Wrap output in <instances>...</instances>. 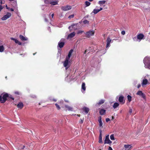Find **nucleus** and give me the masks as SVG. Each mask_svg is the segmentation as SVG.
<instances>
[{
	"label": "nucleus",
	"mask_w": 150,
	"mask_h": 150,
	"mask_svg": "<svg viewBox=\"0 0 150 150\" xmlns=\"http://www.w3.org/2000/svg\"><path fill=\"white\" fill-rule=\"evenodd\" d=\"M119 105V104L118 103L116 102L114 103L113 105V107L114 109H115L118 107Z\"/></svg>",
	"instance_id": "a878e982"
},
{
	"label": "nucleus",
	"mask_w": 150,
	"mask_h": 150,
	"mask_svg": "<svg viewBox=\"0 0 150 150\" xmlns=\"http://www.w3.org/2000/svg\"><path fill=\"white\" fill-rule=\"evenodd\" d=\"M3 8L1 5H0V12L1 11V10Z\"/></svg>",
	"instance_id": "8fccbe9b"
},
{
	"label": "nucleus",
	"mask_w": 150,
	"mask_h": 150,
	"mask_svg": "<svg viewBox=\"0 0 150 150\" xmlns=\"http://www.w3.org/2000/svg\"><path fill=\"white\" fill-rule=\"evenodd\" d=\"M9 9H8L9 11H14L13 9L12 8H10L9 7Z\"/></svg>",
	"instance_id": "a18cd8bd"
},
{
	"label": "nucleus",
	"mask_w": 150,
	"mask_h": 150,
	"mask_svg": "<svg viewBox=\"0 0 150 150\" xmlns=\"http://www.w3.org/2000/svg\"><path fill=\"white\" fill-rule=\"evenodd\" d=\"M50 4L53 5H55L58 4L57 1H52L50 2Z\"/></svg>",
	"instance_id": "cd10ccee"
},
{
	"label": "nucleus",
	"mask_w": 150,
	"mask_h": 150,
	"mask_svg": "<svg viewBox=\"0 0 150 150\" xmlns=\"http://www.w3.org/2000/svg\"><path fill=\"white\" fill-rule=\"evenodd\" d=\"M141 86V85L140 84H139L137 85V88H139Z\"/></svg>",
	"instance_id": "3c124183"
},
{
	"label": "nucleus",
	"mask_w": 150,
	"mask_h": 150,
	"mask_svg": "<svg viewBox=\"0 0 150 150\" xmlns=\"http://www.w3.org/2000/svg\"><path fill=\"white\" fill-rule=\"evenodd\" d=\"M108 149V150H113L112 148L110 146L109 147Z\"/></svg>",
	"instance_id": "09e8293b"
},
{
	"label": "nucleus",
	"mask_w": 150,
	"mask_h": 150,
	"mask_svg": "<svg viewBox=\"0 0 150 150\" xmlns=\"http://www.w3.org/2000/svg\"><path fill=\"white\" fill-rule=\"evenodd\" d=\"M11 40H13L14 41L15 40V39H15V38H11Z\"/></svg>",
	"instance_id": "603ef678"
},
{
	"label": "nucleus",
	"mask_w": 150,
	"mask_h": 150,
	"mask_svg": "<svg viewBox=\"0 0 150 150\" xmlns=\"http://www.w3.org/2000/svg\"><path fill=\"white\" fill-rule=\"evenodd\" d=\"M136 94L138 95L141 96L144 99H146V96L145 94L142 93V91H138L136 93Z\"/></svg>",
	"instance_id": "0eeeda50"
},
{
	"label": "nucleus",
	"mask_w": 150,
	"mask_h": 150,
	"mask_svg": "<svg viewBox=\"0 0 150 150\" xmlns=\"http://www.w3.org/2000/svg\"><path fill=\"white\" fill-rule=\"evenodd\" d=\"M132 109H130L129 110V112L130 113V114H131L132 112Z\"/></svg>",
	"instance_id": "49530a36"
},
{
	"label": "nucleus",
	"mask_w": 150,
	"mask_h": 150,
	"mask_svg": "<svg viewBox=\"0 0 150 150\" xmlns=\"http://www.w3.org/2000/svg\"><path fill=\"white\" fill-rule=\"evenodd\" d=\"M1 96H2V102L1 103H4L6 101L8 100L7 97L8 96V93H6L3 94V93L1 94Z\"/></svg>",
	"instance_id": "7ed1b4c3"
},
{
	"label": "nucleus",
	"mask_w": 150,
	"mask_h": 150,
	"mask_svg": "<svg viewBox=\"0 0 150 150\" xmlns=\"http://www.w3.org/2000/svg\"><path fill=\"white\" fill-rule=\"evenodd\" d=\"M35 54V53H33V55H34Z\"/></svg>",
	"instance_id": "774afa93"
},
{
	"label": "nucleus",
	"mask_w": 150,
	"mask_h": 150,
	"mask_svg": "<svg viewBox=\"0 0 150 150\" xmlns=\"http://www.w3.org/2000/svg\"><path fill=\"white\" fill-rule=\"evenodd\" d=\"M17 106L18 108L22 109L23 107V105L22 103L20 102L17 105Z\"/></svg>",
	"instance_id": "a211bd4d"
},
{
	"label": "nucleus",
	"mask_w": 150,
	"mask_h": 150,
	"mask_svg": "<svg viewBox=\"0 0 150 150\" xmlns=\"http://www.w3.org/2000/svg\"><path fill=\"white\" fill-rule=\"evenodd\" d=\"M100 135L99 137V141L98 142L102 144L103 143V142L102 140V131L101 130H100Z\"/></svg>",
	"instance_id": "9d476101"
},
{
	"label": "nucleus",
	"mask_w": 150,
	"mask_h": 150,
	"mask_svg": "<svg viewBox=\"0 0 150 150\" xmlns=\"http://www.w3.org/2000/svg\"><path fill=\"white\" fill-rule=\"evenodd\" d=\"M109 135H108L106 136L104 142L105 144H110L112 143V142L109 139Z\"/></svg>",
	"instance_id": "423d86ee"
},
{
	"label": "nucleus",
	"mask_w": 150,
	"mask_h": 150,
	"mask_svg": "<svg viewBox=\"0 0 150 150\" xmlns=\"http://www.w3.org/2000/svg\"><path fill=\"white\" fill-rule=\"evenodd\" d=\"M84 120V118L83 119H80L79 120V123L80 124H82L83 122V121Z\"/></svg>",
	"instance_id": "4c0bfd02"
},
{
	"label": "nucleus",
	"mask_w": 150,
	"mask_h": 150,
	"mask_svg": "<svg viewBox=\"0 0 150 150\" xmlns=\"http://www.w3.org/2000/svg\"><path fill=\"white\" fill-rule=\"evenodd\" d=\"M25 146H23L21 148L22 149H24L25 148Z\"/></svg>",
	"instance_id": "052dcab7"
},
{
	"label": "nucleus",
	"mask_w": 150,
	"mask_h": 150,
	"mask_svg": "<svg viewBox=\"0 0 150 150\" xmlns=\"http://www.w3.org/2000/svg\"><path fill=\"white\" fill-rule=\"evenodd\" d=\"M77 24L78 23L72 25L71 26H70L69 27V30H71V28H73L74 30H76L77 28Z\"/></svg>",
	"instance_id": "f8f14e48"
},
{
	"label": "nucleus",
	"mask_w": 150,
	"mask_h": 150,
	"mask_svg": "<svg viewBox=\"0 0 150 150\" xmlns=\"http://www.w3.org/2000/svg\"><path fill=\"white\" fill-rule=\"evenodd\" d=\"M87 52V50H86L85 51H84V54H85L86 53V52Z\"/></svg>",
	"instance_id": "4d7b16f0"
},
{
	"label": "nucleus",
	"mask_w": 150,
	"mask_h": 150,
	"mask_svg": "<svg viewBox=\"0 0 150 150\" xmlns=\"http://www.w3.org/2000/svg\"><path fill=\"white\" fill-rule=\"evenodd\" d=\"M105 2L106 1H98V4L101 6L102 5L105 4Z\"/></svg>",
	"instance_id": "c85d7f7f"
},
{
	"label": "nucleus",
	"mask_w": 150,
	"mask_h": 150,
	"mask_svg": "<svg viewBox=\"0 0 150 150\" xmlns=\"http://www.w3.org/2000/svg\"><path fill=\"white\" fill-rule=\"evenodd\" d=\"M83 31H82V30H79L78 31V33H77V34H81L82 33H83Z\"/></svg>",
	"instance_id": "a19ab883"
},
{
	"label": "nucleus",
	"mask_w": 150,
	"mask_h": 150,
	"mask_svg": "<svg viewBox=\"0 0 150 150\" xmlns=\"http://www.w3.org/2000/svg\"><path fill=\"white\" fill-rule=\"evenodd\" d=\"M11 16V13L7 12L6 15H4L1 18V19L3 21L5 20L10 18Z\"/></svg>",
	"instance_id": "20e7f679"
},
{
	"label": "nucleus",
	"mask_w": 150,
	"mask_h": 150,
	"mask_svg": "<svg viewBox=\"0 0 150 150\" xmlns=\"http://www.w3.org/2000/svg\"><path fill=\"white\" fill-rule=\"evenodd\" d=\"M14 41L16 43L18 44L19 45H21L22 44L21 42L19 41L17 39H15Z\"/></svg>",
	"instance_id": "2f4dec72"
},
{
	"label": "nucleus",
	"mask_w": 150,
	"mask_h": 150,
	"mask_svg": "<svg viewBox=\"0 0 150 150\" xmlns=\"http://www.w3.org/2000/svg\"><path fill=\"white\" fill-rule=\"evenodd\" d=\"M9 1H14L15 0H8Z\"/></svg>",
	"instance_id": "e2e57ef3"
},
{
	"label": "nucleus",
	"mask_w": 150,
	"mask_h": 150,
	"mask_svg": "<svg viewBox=\"0 0 150 150\" xmlns=\"http://www.w3.org/2000/svg\"><path fill=\"white\" fill-rule=\"evenodd\" d=\"M83 23L84 24H88L89 21L87 20H85L83 21Z\"/></svg>",
	"instance_id": "c9c22d12"
},
{
	"label": "nucleus",
	"mask_w": 150,
	"mask_h": 150,
	"mask_svg": "<svg viewBox=\"0 0 150 150\" xmlns=\"http://www.w3.org/2000/svg\"><path fill=\"white\" fill-rule=\"evenodd\" d=\"M83 110L85 112L86 114H87L89 111V109L88 108L84 107L83 108Z\"/></svg>",
	"instance_id": "393cba45"
},
{
	"label": "nucleus",
	"mask_w": 150,
	"mask_h": 150,
	"mask_svg": "<svg viewBox=\"0 0 150 150\" xmlns=\"http://www.w3.org/2000/svg\"><path fill=\"white\" fill-rule=\"evenodd\" d=\"M85 3L86 7L89 6L91 4V3L90 2L88 1H86L85 2Z\"/></svg>",
	"instance_id": "72a5a7b5"
},
{
	"label": "nucleus",
	"mask_w": 150,
	"mask_h": 150,
	"mask_svg": "<svg viewBox=\"0 0 150 150\" xmlns=\"http://www.w3.org/2000/svg\"><path fill=\"white\" fill-rule=\"evenodd\" d=\"M74 15L72 14L71 15L69 16L68 17V18L69 19H71V18H73L74 17Z\"/></svg>",
	"instance_id": "58836bf2"
},
{
	"label": "nucleus",
	"mask_w": 150,
	"mask_h": 150,
	"mask_svg": "<svg viewBox=\"0 0 150 150\" xmlns=\"http://www.w3.org/2000/svg\"><path fill=\"white\" fill-rule=\"evenodd\" d=\"M118 100L119 102L122 104H124L125 102V100L124 99V97L122 96H119Z\"/></svg>",
	"instance_id": "6e6552de"
},
{
	"label": "nucleus",
	"mask_w": 150,
	"mask_h": 150,
	"mask_svg": "<svg viewBox=\"0 0 150 150\" xmlns=\"http://www.w3.org/2000/svg\"><path fill=\"white\" fill-rule=\"evenodd\" d=\"M105 102V100L103 99H101L100 100L99 102L97 103L96 104V106L100 105L104 103Z\"/></svg>",
	"instance_id": "dca6fc26"
},
{
	"label": "nucleus",
	"mask_w": 150,
	"mask_h": 150,
	"mask_svg": "<svg viewBox=\"0 0 150 150\" xmlns=\"http://www.w3.org/2000/svg\"><path fill=\"white\" fill-rule=\"evenodd\" d=\"M6 9H9V7H8L7 6V5H6Z\"/></svg>",
	"instance_id": "5fc2aeb1"
},
{
	"label": "nucleus",
	"mask_w": 150,
	"mask_h": 150,
	"mask_svg": "<svg viewBox=\"0 0 150 150\" xmlns=\"http://www.w3.org/2000/svg\"><path fill=\"white\" fill-rule=\"evenodd\" d=\"M73 51V50L72 49H71L69 51V52L68 56L66 57V59L69 60L70 57H71V54L72 53Z\"/></svg>",
	"instance_id": "4468645a"
},
{
	"label": "nucleus",
	"mask_w": 150,
	"mask_h": 150,
	"mask_svg": "<svg viewBox=\"0 0 150 150\" xmlns=\"http://www.w3.org/2000/svg\"><path fill=\"white\" fill-rule=\"evenodd\" d=\"M8 100L9 101H11L12 100H14V98H13L11 95H8V96L7 97Z\"/></svg>",
	"instance_id": "412c9836"
},
{
	"label": "nucleus",
	"mask_w": 150,
	"mask_h": 150,
	"mask_svg": "<svg viewBox=\"0 0 150 150\" xmlns=\"http://www.w3.org/2000/svg\"><path fill=\"white\" fill-rule=\"evenodd\" d=\"M111 41V39H110L109 37H108L106 40L107 45L106 46V47L107 48L110 46V43Z\"/></svg>",
	"instance_id": "1a4fd4ad"
},
{
	"label": "nucleus",
	"mask_w": 150,
	"mask_h": 150,
	"mask_svg": "<svg viewBox=\"0 0 150 150\" xmlns=\"http://www.w3.org/2000/svg\"><path fill=\"white\" fill-rule=\"evenodd\" d=\"M114 118V117L113 116H112V119H111V120H113Z\"/></svg>",
	"instance_id": "6e6d98bb"
},
{
	"label": "nucleus",
	"mask_w": 150,
	"mask_h": 150,
	"mask_svg": "<svg viewBox=\"0 0 150 150\" xmlns=\"http://www.w3.org/2000/svg\"><path fill=\"white\" fill-rule=\"evenodd\" d=\"M110 139L111 140H115V138H114V134H111L110 136Z\"/></svg>",
	"instance_id": "f704fd0d"
},
{
	"label": "nucleus",
	"mask_w": 150,
	"mask_h": 150,
	"mask_svg": "<svg viewBox=\"0 0 150 150\" xmlns=\"http://www.w3.org/2000/svg\"><path fill=\"white\" fill-rule=\"evenodd\" d=\"M98 121L99 123V127L101 128H103V123L102 121L101 117V116H100L99 118Z\"/></svg>",
	"instance_id": "2eb2a0df"
},
{
	"label": "nucleus",
	"mask_w": 150,
	"mask_h": 150,
	"mask_svg": "<svg viewBox=\"0 0 150 150\" xmlns=\"http://www.w3.org/2000/svg\"><path fill=\"white\" fill-rule=\"evenodd\" d=\"M95 33V31L90 30L85 33V34L86 37L90 38L91 36L93 35Z\"/></svg>",
	"instance_id": "f257e3e1"
},
{
	"label": "nucleus",
	"mask_w": 150,
	"mask_h": 150,
	"mask_svg": "<svg viewBox=\"0 0 150 150\" xmlns=\"http://www.w3.org/2000/svg\"><path fill=\"white\" fill-rule=\"evenodd\" d=\"M1 4H2V1L1 0Z\"/></svg>",
	"instance_id": "338daca9"
},
{
	"label": "nucleus",
	"mask_w": 150,
	"mask_h": 150,
	"mask_svg": "<svg viewBox=\"0 0 150 150\" xmlns=\"http://www.w3.org/2000/svg\"><path fill=\"white\" fill-rule=\"evenodd\" d=\"M110 120V119L108 118H107L105 119V121H106V122H108V121H109Z\"/></svg>",
	"instance_id": "37998d69"
},
{
	"label": "nucleus",
	"mask_w": 150,
	"mask_h": 150,
	"mask_svg": "<svg viewBox=\"0 0 150 150\" xmlns=\"http://www.w3.org/2000/svg\"><path fill=\"white\" fill-rule=\"evenodd\" d=\"M14 93L18 95H19L21 94V93L18 91H16Z\"/></svg>",
	"instance_id": "ea45409f"
},
{
	"label": "nucleus",
	"mask_w": 150,
	"mask_h": 150,
	"mask_svg": "<svg viewBox=\"0 0 150 150\" xmlns=\"http://www.w3.org/2000/svg\"><path fill=\"white\" fill-rule=\"evenodd\" d=\"M71 8V6L67 5L66 6H62L61 9L63 11H67L69 10Z\"/></svg>",
	"instance_id": "39448f33"
},
{
	"label": "nucleus",
	"mask_w": 150,
	"mask_h": 150,
	"mask_svg": "<svg viewBox=\"0 0 150 150\" xmlns=\"http://www.w3.org/2000/svg\"><path fill=\"white\" fill-rule=\"evenodd\" d=\"M55 105L58 110H59L60 109V107L57 103H56L55 104Z\"/></svg>",
	"instance_id": "e433bc0d"
},
{
	"label": "nucleus",
	"mask_w": 150,
	"mask_h": 150,
	"mask_svg": "<svg viewBox=\"0 0 150 150\" xmlns=\"http://www.w3.org/2000/svg\"><path fill=\"white\" fill-rule=\"evenodd\" d=\"M144 35L142 33H140L137 36V38L139 40H142L144 38Z\"/></svg>",
	"instance_id": "f3484780"
},
{
	"label": "nucleus",
	"mask_w": 150,
	"mask_h": 150,
	"mask_svg": "<svg viewBox=\"0 0 150 150\" xmlns=\"http://www.w3.org/2000/svg\"><path fill=\"white\" fill-rule=\"evenodd\" d=\"M121 34L122 35H124L125 34V31L124 30H123L121 32Z\"/></svg>",
	"instance_id": "c03bdc74"
},
{
	"label": "nucleus",
	"mask_w": 150,
	"mask_h": 150,
	"mask_svg": "<svg viewBox=\"0 0 150 150\" xmlns=\"http://www.w3.org/2000/svg\"><path fill=\"white\" fill-rule=\"evenodd\" d=\"M144 63L145 67L149 68L150 67V60L148 58H145L144 59Z\"/></svg>",
	"instance_id": "f03ea898"
},
{
	"label": "nucleus",
	"mask_w": 150,
	"mask_h": 150,
	"mask_svg": "<svg viewBox=\"0 0 150 150\" xmlns=\"http://www.w3.org/2000/svg\"><path fill=\"white\" fill-rule=\"evenodd\" d=\"M4 47L3 46H0V52H2L4 51Z\"/></svg>",
	"instance_id": "473e14b6"
},
{
	"label": "nucleus",
	"mask_w": 150,
	"mask_h": 150,
	"mask_svg": "<svg viewBox=\"0 0 150 150\" xmlns=\"http://www.w3.org/2000/svg\"><path fill=\"white\" fill-rule=\"evenodd\" d=\"M81 88L84 91L86 90L85 84V83H82L81 86Z\"/></svg>",
	"instance_id": "bb28decb"
},
{
	"label": "nucleus",
	"mask_w": 150,
	"mask_h": 150,
	"mask_svg": "<svg viewBox=\"0 0 150 150\" xmlns=\"http://www.w3.org/2000/svg\"><path fill=\"white\" fill-rule=\"evenodd\" d=\"M53 101H54V102H56L57 101V100L55 99H53L52 100Z\"/></svg>",
	"instance_id": "13d9d810"
},
{
	"label": "nucleus",
	"mask_w": 150,
	"mask_h": 150,
	"mask_svg": "<svg viewBox=\"0 0 150 150\" xmlns=\"http://www.w3.org/2000/svg\"><path fill=\"white\" fill-rule=\"evenodd\" d=\"M0 102L1 103V102H2V96H0Z\"/></svg>",
	"instance_id": "de8ad7c7"
},
{
	"label": "nucleus",
	"mask_w": 150,
	"mask_h": 150,
	"mask_svg": "<svg viewBox=\"0 0 150 150\" xmlns=\"http://www.w3.org/2000/svg\"><path fill=\"white\" fill-rule=\"evenodd\" d=\"M45 20L46 22H47L48 21V20L46 18H45Z\"/></svg>",
	"instance_id": "bf43d9fd"
},
{
	"label": "nucleus",
	"mask_w": 150,
	"mask_h": 150,
	"mask_svg": "<svg viewBox=\"0 0 150 150\" xmlns=\"http://www.w3.org/2000/svg\"><path fill=\"white\" fill-rule=\"evenodd\" d=\"M106 110L104 109H101L99 112L100 114L101 115H103L105 114Z\"/></svg>",
	"instance_id": "aec40b11"
},
{
	"label": "nucleus",
	"mask_w": 150,
	"mask_h": 150,
	"mask_svg": "<svg viewBox=\"0 0 150 150\" xmlns=\"http://www.w3.org/2000/svg\"><path fill=\"white\" fill-rule=\"evenodd\" d=\"M77 115L79 117H80V115Z\"/></svg>",
	"instance_id": "69168bd1"
},
{
	"label": "nucleus",
	"mask_w": 150,
	"mask_h": 150,
	"mask_svg": "<svg viewBox=\"0 0 150 150\" xmlns=\"http://www.w3.org/2000/svg\"><path fill=\"white\" fill-rule=\"evenodd\" d=\"M127 98L128 100V101L129 102H130L132 100V97L130 96L129 95H128L127 96Z\"/></svg>",
	"instance_id": "7c9ffc66"
},
{
	"label": "nucleus",
	"mask_w": 150,
	"mask_h": 150,
	"mask_svg": "<svg viewBox=\"0 0 150 150\" xmlns=\"http://www.w3.org/2000/svg\"><path fill=\"white\" fill-rule=\"evenodd\" d=\"M75 35V32L72 33L68 35L67 39H68L69 38H72Z\"/></svg>",
	"instance_id": "ddd939ff"
},
{
	"label": "nucleus",
	"mask_w": 150,
	"mask_h": 150,
	"mask_svg": "<svg viewBox=\"0 0 150 150\" xmlns=\"http://www.w3.org/2000/svg\"><path fill=\"white\" fill-rule=\"evenodd\" d=\"M65 107L67 108L68 110L69 111H72L73 110V108L72 107L69 106L68 105H65Z\"/></svg>",
	"instance_id": "5701e85b"
},
{
	"label": "nucleus",
	"mask_w": 150,
	"mask_h": 150,
	"mask_svg": "<svg viewBox=\"0 0 150 150\" xmlns=\"http://www.w3.org/2000/svg\"><path fill=\"white\" fill-rule=\"evenodd\" d=\"M103 10V8H100L99 9H98L99 11H101Z\"/></svg>",
	"instance_id": "864d4df0"
},
{
	"label": "nucleus",
	"mask_w": 150,
	"mask_h": 150,
	"mask_svg": "<svg viewBox=\"0 0 150 150\" xmlns=\"http://www.w3.org/2000/svg\"><path fill=\"white\" fill-rule=\"evenodd\" d=\"M54 16V13H52V15H51V16H52V18H53V17Z\"/></svg>",
	"instance_id": "680f3d73"
},
{
	"label": "nucleus",
	"mask_w": 150,
	"mask_h": 150,
	"mask_svg": "<svg viewBox=\"0 0 150 150\" xmlns=\"http://www.w3.org/2000/svg\"><path fill=\"white\" fill-rule=\"evenodd\" d=\"M89 1L91 2L93 1V0H88Z\"/></svg>",
	"instance_id": "0e129e2a"
},
{
	"label": "nucleus",
	"mask_w": 150,
	"mask_h": 150,
	"mask_svg": "<svg viewBox=\"0 0 150 150\" xmlns=\"http://www.w3.org/2000/svg\"><path fill=\"white\" fill-rule=\"evenodd\" d=\"M148 82V80L146 79H144L143 80L142 82V85L143 86L144 85H146Z\"/></svg>",
	"instance_id": "4be33fe9"
},
{
	"label": "nucleus",
	"mask_w": 150,
	"mask_h": 150,
	"mask_svg": "<svg viewBox=\"0 0 150 150\" xmlns=\"http://www.w3.org/2000/svg\"><path fill=\"white\" fill-rule=\"evenodd\" d=\"M99 12L98 9H94L92 12V13H93L94 14H96Z\"/></svg>",
	"instance_id": "c756f323"
},
{
	"label": "nucleus",
	"mask_w": 150,
	"mask_h": 150,
	"mask_svg": "<svg viewBox=\"0 0 150 150\" xmlns=\"http://www.w3.org/2000/svg\"><path fill=\"white\" fill-rule=\"evenodd\" d=\"M64 42H59L58 43V46L60 48H62L64 45Z\"/></svg>",
	"instance_id": "6ab92c4d"
},
{
	"label": "nucleus",
	"mask_w": 150,
	"mask_h": 150,
	"mask_svg": "<svg viewBox=\"0 0 150 150\" xmlns=\"http://www.w3.org/2000/svg\"><path fill=\"white\" fill-rule=\"evenodd\" d=\"M19 38L22 41H26L27 40V38H26L22 35H20L19 36Z\"/></svg>",
	"instance_id": "b1692460"
},
{
	"label": "nucleus",
	"mask_w": 150,
	"mask_h": 150,
	"mask_svg": "<svg viewBox=\"0 0 150 150\" xmlns=\"http://www.w3.org/2000/svg\"><path fill=\"white\" fill-rule=\"evenodd\" d=\"M91 47H89L88 48V49L87 50V52H88V53H89L90 52V50H91Z\"/></svg>",
	"instance_id": "79ce46f5"
},
{
	"label": "nucleus",
	"mask_w": 150,
	"mask_h": 150,
	"mask_svg": "<svg viewBox=\"0 0 150 150\" xmlns=\"http://www.w3.org/2000/svg\"><path fill=\"white\" fill-rule=\"evenodd\" d=\"M69 59H67L66 58V59H65V61H64V63H63L64 66L65 67H66V70H67V69H68V67H67V65H68V64L69 63Z\"/></svg>",
	"instance_id": "9b49d317"
}]
</instances>
